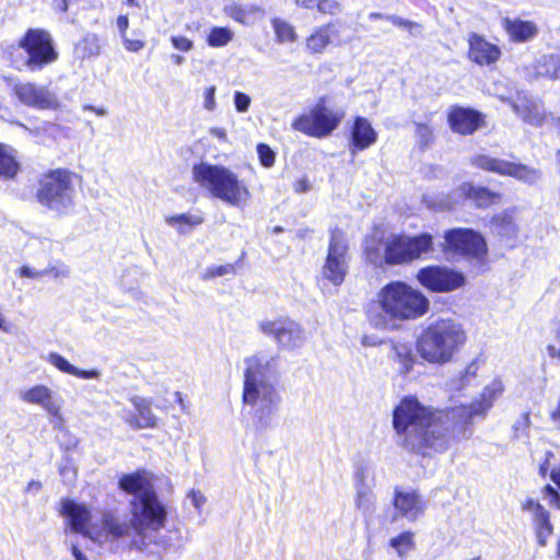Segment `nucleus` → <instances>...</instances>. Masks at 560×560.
<instances>
[{"label":"nucleus","instance_id":"nucleus-1","mask_svg":"<svg viewBox=\"0 0 560 560\" xmlns=\"http://www.w3.org/2000/svg\"><path fill=\"white\" fill-rule=\"evenodd\" d=\"M153 480V475L145 470L124 475L119 479V487L135 495L131 523L120 522L110 515H103L100 524L92 522L89 510L71 500L62 502V513L74 532L94 541L122 538L130 548L144 550L155 542L158 532L166 523V510L158 499Z\"/></svg>","mask_w":560,"mask_h":560},{"label":"nucleus","instance_id":"nucleus-2","mask_svg":"<svg viewBox=\"0 0 560 560\" xmlns=\"http://www.w3.org/2000/svg\"><path fill=\"white\" fill-rule=\"evenodd\" d=\"M503 390L502 382L493 380L483 388L480 399L438 412L430 411L412 397H406L393 411L397 443L422 455L431 450L442 452L452 440L465 435L474 417H486Z\"/></svg>","mask_w":560,"mask_h":560},{"label":"nucleus","instance_id":"nucleus-3","mask_svg":"<svg viewBox=\"0 0 560 560\" xmlns=\"http://www.w3.org/2000/svg\"><path fill=\"white\" fill-rule=\"evenodd\" d=\"M272 358L258 353L245 359L243 402L250 408L258 429L271 428L277 419L281 397L273 381Z\"/></svg>","mask_w":560,"mask_h":560},{"label":"nucleus","instance_id":"nucleus-4","mask_svg":"<svg viewBox=\"0 0 560 560\" xmlns=\"http://www.w3.org/2000/svg\"><path fill=\"white\" fill-rule=\"evenodd\" d=\"M428 299L405 282L394 281L382 288L366 307L370 323L381 329L393 328L395 320L415 319L427 313Z\"/></svg>","mask_w":560,"mask_h":560},{"label":"nucleus","instance_id":"nucleus-5","mask_svg":"<svg viewBox=\"0 0 560 560\" xmlns=\"http://www.w3.org/2000/svg\"><path fill=\"white\" fill-rule=\"evenodd\" d=\"M432 248V236L428 233L417 236L386 235L384 231L375 229L364 240L366 260L375 267L407 264Z\"/></svg>","mask_w":560,"mask_h":560},{"label":"nucleus","instance_id":"nucleus-6","mask_svg":"<svg viewBox=\"0 0 560 560\" xmlns=\"http://www.w3.org/2000/svg\"><path fill=\"white\" fill-rule=\"evenodd\" d=\"M191 176L213 198L232 207H243L252 198L247 185L231 168L200 162L194 165Z\"/></svg>","mask_w":560,"mask_h":560},{"label":"nucleus","instance_id":"nucleus-7","mask_svg":"<svg viewBox=\"0 0 560 560\" xmlns=\"http://www.w3.org/2000/svg\"><path fill=\"white\" fill-rule=\"evenodd\" d=\"M465 341L466 332L460 324L453 319H439L420 334L417 350L423 360L444 364L453 359Z\"/></svg>","mask_w":560,"mask_h":560},{"label":"nucleus","instance_id":"nucleus-8","mask_svg":"<svg viewBox=\"0 0 560 560\" xmlns=\"http://www.w3.org/2000/svg\"><path fill=\"white\" fill-rule=\"evenodd\" d=\"M74 194L72 174L66 170H55L43 176L37 199L50 210L65 213L72 208Z\"/></svg>","mask_w":560,"mask_h":560},{"label":"nucleus","instance_id":"nucleus-9","mask_svg":"<svg viewBox=\"0 0 560 560\" xmlns=\"http://www.w3.org/2000/svg\"><path fill=\"white\" fill-rule=\"evenodd\" d=\"M343 117V110L329 108L320 100L307 113L295 118L292 128L311 137L325 138L339 126Z\"/></svg>","mask_w":560,"mask_h":560},{"label":"nucleus","instance_id":"nucleus-10","mask_svg":"<svg viewBox=\"0 0 560 560\" xmlns=\"http://www.w3.org/2000/svg\"><path fill=\"white\" fill-rule=\"evenodd\" d=\"M349 254L345 234L339 229L330 233V241L326 260L322 268V276L334 285H340L348 272Z\"/></svg>","mask_w":560,"mask_h":560},{"label":"nucleus","instance_id":"nucleus-11","mask_svg":"<svg viewBox=\"0 0 560 560\" xmlns=\"http://www.w3.org/2000/svg\"><path fill=\"white\" fill-rule=\"evenodd\" d=\"M258 328L265 336L272 337L277 345L283 349L300 348L305 341L302 326L288 317L264 319L258 324Z\"/></svg>","mask_w":560,"mask_h":560},{"label":"nucleus","instance_id":"nucleus-12","mask_svg":"<svg viewBox=\"0 0 560 560\" xmlns=\"http://www.w3.org/2000/svg\"><path fill=\"white\" fill-rule=\"evenodd\" d=\"M471 164L478 168L499 175L512 176L530 185L537 183L541 177V173L537 168L528 167L524 164H515L486 154L471 158Z\"/></svg>","mask_w":560,"mask_h":560},{"label":"nucleus","instance_id":"nucleus-13","mask_svg":"<svg viewBox=\"0 0 560 560\" xmlns=\"http://www.w3.org/2000/svg\"><path fill=\"white\" fill-rule=\"evenodd\" d=\"M444 249L454 254L481 258L487 253L483 237L470 229H453L445 232Z\"/></svg>","mask_w":560,"mask_h":560},{"label":"nucleus","instance_id":"nucleus-14","mask_svg":"<svg viewBox=\"0 0 560 560\" xmlns=\"http://www.w3.org/2000/svg\"><path fill=\"white\" fill-rule=\"evenodd\" d=\"M417 279L422 287L432 292H451L465 284V277L462 272L440 266L421 268Z\"/></svg>","mask_w":560,"mask_h":560},{"label":"nucleus","instance_id":"nucleus-15","mask_svg":"<svg viewBox=\"0 0 560 560\" xmlns=\"http://www.w3.org/2000/svg\"><path fill=\"white\" fill-rule=\"evenodd\" d=\"M463 199H470L477 207L486 208L495 203L500 199V195L485 187H475L469 183H465L454 191V200H451L450 198L442 199L440 201L427 199V202L432 208L447 210Z\"/></svg>","mask_w":560,"mask_h":560},{"label":"nucleus","instance_id":"nucleus-16","mask_svg":"<svg viewBox=\"0 0 560 560\" xmlns=\"http://www.w3.org/2000/svg\"><path fill=\"white\" fill-rule=\"evenodd\" d=\"M393 505L400 517L408 522H417L424 515L427 503L419 492L409 487L394 489Z\"/></svg>","mask_w":560,"mask_h":560},{"label":"nucleus","instance_id":"nucleus-17","mask_svg":"<svg viewBox=\"0 0 560 560\" xmlns=\"http://www.w3.org/2000/svg\"><path fill=\"white\" fill-rule=\"evenodd\" d=\"M4 54L18 70H33L35 63V30L30 28L16 45L8 46Z\"/></svg>","mask_w":560,"mask_h":560},{"label":"nucleus","instance_id":"nucleus-18","mask_svg":"<svg viewBox=\"0 0 560 560\" xmlns=\"http://www.w3.org/2000/svg\"><path fill=\"white\" fill-rule=\"evenodd\" d=\"M63 404L65 400L58 392L46 386H37V405L47 412L50 425L59 431L66 429Z\"/></svg>","mask_w":560,"mask_h":560},{"label":"nucleus","instance_id":"nucleus-19","mask_svg":"<svg viewBox=\"0 0 560 560\" xmlns=\"http://www.w3.org/2000/svg\"><path fill=\"white\" fill-rule=\"evenodd\" d=\"M377 138L372 124L365 117L355 116L349 128V151L354 155L358 151L366 150L376 143Z\"/></svg>","mask_w":560,"mask_h":560},{"label":"nucleus","instance_id":"nucleus-20","mask_svg":"<svg viewBox=\"0 0 560 560\" xmlns=\"http://www.w3.org/2000/svg\"><path fill=\"white\" fill-rule=\"evenodd\" d=\"M447 120L454 132L471 135L482 126L483 116L471 108L453 107L448 112Z\"/></svg>","mask_w":560,"mask_h":560},{"label":"nucleus","instance_id":"nucleus-21","mask_svg":"<svg viewBox=\"0 0 560 560\" xmlns=\"http://www.w3.org/2000/svg\"><path fill=\"white\" fill-rule=\"evenodd\" d=\"M130 402L132 404L136 413L124 410L122 415V418L130 427L137 429H145L154 428L156 425L158 419L152 412L151 400L140 396H133L130 398Z\"/></svg>","mask_w":560,"mask_h":560},{"label":"nucleus","instance_id":"nucleus-22","mask_svg":"<svg viewBox=\"0 0 560 560\" xmlns=\"http://www.w3.org/2000/svg\"><path fill=\"white\" fill-rule=\"evenodd\" d=\"M500 56L501 50L497 45L478 34L470 35L468 57L471 61L479 66H490L498 61Z\"/></svg>","mask_w":560,"mask_h":560},{"label":"nucleus","instance_id":"nucleus-23","mask_svg":"<svg viewBox=\"0 0 560 560\" xmlns=\"http://www.w3.org/2000/svg\"><path fill=\"white\" fill-rule=\"evenodd\" d=\"M514 112L526 122L539 126L545 119V110L541 104L529 98L525 94H518L515 101H511Z\"/></svg>","mask_w":560,"mask_h":560},{"label":"nucleus","instance_id":"nucleus-24","mask_svg":"<svg viewBox=\"0 0 560 560\" xmlns=\"http://www.w3.org/2000/svg\"><path fill=\"white\" fill-rule=\"evenodd\" d=\"M514 112L526 122L539 126L545 119V110L541 104L529 98L525 94H518L515 101H511Z\"/></svg>","mask_w":560,"mask_h":560},{"label":"nucleus","instance_id":"nucleus-25","mask_svg":"<svg viewBox=\"0 0 560 560\" xmlns=\"http://www.w3.org/2000/svg\"><path fill=\"white\" fill-rule=\"evenodd\" d=\"M490 226L494 233L508 240H515L518 235L517 209L509 208L493 215Z\"/></svg>","mask_w":560,"mask_h":560},{"label":"nucleus","instance_id":"nucleus-26","mask_svg":"<svg viewBox=\"0 0 560 560\" xmlns=\"http://www.w3.org/2000/svg\"><path fill=\"white\" fill-rule=\"evenodd\" d=\"M43 359H45L49 364L55 366L60 372L70 374L72 376H77L83 380H98L101 377V372L98 370H81L56 352H50L47 355H43Z\"/></svg>","mask_w":560,"mask_h":560},{"label":"nucleus","instance_id":"nucleus-27","mask_svg":"<svg viewBox=\"0 0 560 560\" xmlns=\"http://www.w3.org/2000/svg\"><path fill=\"white\" fill-rule=\"evenodd\" d=\"M58 57L51 35L44 30H37V69L55 62Z\"/></svg>","mask_w":560,"mask_h":560},{"label":"nucleus","instance_id":"nucleus-28","mask_svg":"<svg viewBox=\"0 0 560 560\" xmlns=\"http://www.w3.org/2000/svg\"><path fill=\"white\" fill-rule=\"evenodd\" d=\"M203 221L205 218L200 211L174 214L165 218L166 224L174 228L183 235L190 233L194 228L202 224Z\"/></svg>","mask_w":560,"mask_h":560},{"label":"nucleus","instance_id":"nucleus-29","mask_svg":"<svg viewBox=\"0 0 560 560\" xmlns=\"http://www.w3.org/2000/svg\"><path fill=\"white\" fill-rule=\"evenodd\" d=\"M355 506L365 517L372 516L375 511L376 498L373 490L360 477L355 482Z\"/></svg>","mask_w":560,"mask_h":560},{"label":"nucleus","instance_id":"nucleus-30","mask_svg":"<svg viewBox=\"0 0 560 560\" xmlns=\"http://www.w3.org/2000/svg\"><path fill=\"white\" fill-rule=\"evenodd\" d=\"M503 25L513 40L526 42L537 34V27L533 22L505 19Z\"/></svg>","mask_w":560,"mask_h":560},{"label":"nucleus","instance_id":"nucleus-31","mask_svg":"<svg viewBox=\"0 0 560 560\" xmlns=\"http://www.w3.org/2000/svg\"><path fill=\"white\" fill-rule=\"evenodd\" d=\"M20 171V164L16 161V152L13 148L0 143V177L12 179Z\"/></svg>","mask_w":560,"mask_h":560},{"label":"nucleus","instance_id":"nucleus-32","mask_svg":"<svg viewBox=\"0 0 560 560\" xmlns=\"http://www.w3.org/2000/svg\"><path fill=\"white\" fill-rule=\"evenodd\" d=\"M331 25L317 27L307 38L306 48L311 54H322L331 42Z\"/></svg>","mask_w":560,"mask_h":560},{"label":"nucleus","instance_id":"nucleus-33","mask_svg":"<svg viewBox=\"0 0 560 560\" xmlns=\"http://www.w3.org/2000/svg\"><path fill=\"white\" fill-rule=\"evenodd\" d=\"M523 510L529 513L534 529L551 526L549 512L534 499H527L523 503Z\"/></svg>","mask_w":560,"mask_h":560},{"label":"nucleus","instance_id":"nucleus-34","mask_svg":"<svg viewBox=\"0 0 560 560\" xmlns=\"http://www.w3.org/2000/svg\"><path fill=\"white\" fill-rule=\"evenodd\" d=\"M536 71L541 77L560 79V56H542L537 61Z\"/></svg>","mask_w":560,"mask_h":560},{"label":"nucleus","instance_id":"nucleus-35","mask_svg":"<svg viewBox=\"0 0 560 560\" xmlns=\"http://www.w3.org/2000/svg\"><path fill=\"white\" fill-rule=\"evenodd\" d=\"M389 546L395 549L399 558H406L415 548V534L410 530L404 532L389 540Z\"/></svg>","mask_w":560,"mask_h":560},{"label":"nucleus","instance_id":"nucleus-36","mask_svg":"<svg viewBox=\"0 0 560 560\" xmlns=\"http://www.w3.org/2000/svg\"><path fill=\"white\" fill-rule=\"evenodd\" d=\"M75 52L82 59L98 56L101 52V46L97 35L86 34L75 44Z\"/></svg>","mask_w":560,"mask_h":560},{"label":"nucleus","instance_id":"nucleus-37","mask_svg":"<svg viewBox=\"0 0 560 560\" xmlns=\"http://www.w3.org/2000/svg\"><path fill=\"white\" fill-rule=\"evenodd\" d=\"M393 350L394 359L400 364V372L404 374L408 373L416 360L411 347L406 343H395Z\"/></svg>","mask_w":560,"mask_h":560},{"label":"nucleus","instance_id":"nucleus-38","mask_svg":"<svg viewBox=\"0 0 560 560\" xmlns=\"http://www.w3.org/2000/svg\"><path fill=\"white\" fill-rule=\"evenodd\" d=\"M271 25L273 27V31L276 33L277 42L278 43H292L296 39V33L294 27L287 21L275 18L271 20Z\"/></svg>","mask_w":560,"mask_h":560},{"label":"nucleus","instance_id":"nucleus-39","mask_svg":"<svg viewBox=\"0 0 560 560\" xmlns=\"http://www.w3.org/2000/svg\"><path fill=\"white\" fill-rule=\"evenodd\" d=\"M234 37V33L229 27L215 26L210 30L207 36V43L210 47H224Z\"/></svg>","mask_w":560,"mask_h":560},{"label":"nucleus","instance_id":"nucleus-40","mask_svg":"<svg viewBox=\"0 0 560 560\" xmlns=\"http://www.w3.org/2000/svg\"><path fill=\"white\" fill-rule=\"evenodd\" d=\"M70 275L69 267L61 262L59 259L48 260V264L40 271H37L38 277H49L52 279H65Z\"/></svg>","mask_w":560,"mask_h":560},{"label":"nucleus","instance_id":"nucleus-41","mask_svg":"<svg viewBox=\"0 0 560 560\" xmlns=\"http://www.w3.org/2000/svg\"><path fill=\"white\" fill-rule=\"evenodd\" d=\"M14 93L21 104L25 106H35V86L31 83H18L14 86Z\"/></svg>","mask_w":560,"mask_h":560},{"label":"nucleus","instance_id":"nucleus-42","mask_svg":"<svg viewBox=\"0 0 560 560\" xmlns=\"http://www.w3.org/2000/svg\"><path fill=\"white\" fill-rule=\"evenodd\" d=\"M256 11V8H250L247 10L242 7H233L230 11V16L242 24H250Z\"/></svg>","mask_w":560,"mask_h":560},{"label":"nucleus","instance_id":"nucleus-43","mask_svg":"<svg viewBox=\"0 0 560 560\" xmlns=\"http://www.w3.org/2000/svg\"><path fill=\"white\" fill-rule=\"evenodd\" d=\"M58 106L57 96L48 90H37V107L56 108Z\"/></svg>","mask_w":560,"mask_h":560},{"label":"nucleus","instance_id":"nucleus-44","mask_svg":"<svg viewBox=\"0 0 560 560\" xmlns=\"http://www.w3.org/2000/svg\"><path fill=\"white\" fill-rule=\"evenodd\" d=\"M235 273V266L233 264H226L221 266H212L206 270L203 275L205 279H212L217 277H222L226 275Z\"/></svg>","mask_w":560,"mask_h":560},{"label":"nucleus","instance_id":"nucleus-45","mask_svg":"<svg viewBox=\"0 0 560 560\" xmlns=\"http://www.w3.org/2000/svg\"><path fill=\"white\" fill-rule=\"evenodd\" d=\"M386 20H388L389 22H392L396 26H400V27L407 28L413 35L419 34L421 32V30H422L420 24H418L416 22H412V21H409V20H405V19H402L400 16H397V15H387Z\"/></svg>","mask_w":560,"mask_h":560},{"label":"nucleus","instance_id":"nucleus-46","mask_svg":"<svg viewBox=\"0 0 560 560\" xmlns=\"http://www.w3.org/2000/svg\"><path fill=\"white\" fill-rule=\"evenodd\" d=\"M257 153L259 155L260 163L265 167H270L273 165L275 153L267 144H264V143L258 144Z\"/></svg>","mask_w":560,"mask_h":560},{"label":"nucleus","instance_id":"nucleus-47","mask_svg":"<svg viewBox=\"0 0 560 560\" xmlns=\"http://www.w3.org/2000/svg\"><path fill=\"white\" fill-rule=\"evenodd\" d=\"M233 102L238 113H246L250 106L252 98L247 94L236 91L233 95Z\"/></svg>","mask_w":560,"mask_h":560},{"label":"nucleus","instance_id":"nucleus-48","mask_svg":"<svg viewBox=\"0 0 560 560\" xmlns=\"http://www.w3.org/2000/svg\"><path fill=\"white\" fill-rule=\"evenodd\" d=\"M171 43L175 49L184 52H188L194 48L192 40L185 36H172Z\"/></svg>","mask_w":560,"mask_h":560},{"label":"nucleus","instance_id":"nucleus-49","mask_svg":"<svg viewBox=\"0 0 560 560\" xmlns=\"http://www.w3.org/2000/svg\"><path fill=\"white\" fill-rule=\"evenodd\" d=\"M416 136L422 145H427L432 139V130L425 124H416Z\"/></svg>","mask_w":560,"mask_h":560},{"label":"nucleus","instance_id":"nucleus-50","mask_svg":"<svg viewBox=\"0 0 560 560\" xmlns=\"http://www.w3.org/2000/svg\"><path fill=\"white\" fill-rule=\"evenodd\" d=\"M215 86H209L205 91L203 95V107L208 112H214L217 108V101H215Z\"/></svg>","mask_w":560,"mask_h":560},{"label":"nucleus","instance_id":"nucleus-51","mask_svg":"<svg viewBox=\"0 0 560 560\" xmlns=\"http://www.w3.org/2000/svg\"><path fill=\"white\" fill-rule=\"evenodd\" d=\"M317 11L324 14H336L339 4L335 0H318Z\"/></svg>","mask_w":560,"mask_h":560},{"label":"nucleus","instance_id":"nucleus-52","mask_svg":"<svg viewBox=\"0 0 560 560\" xmlns=\"http://www.w3.org/2000/svg\"><path fill=\"white\" fill-rule=\"evenodd\" d=\"M544 499L548 501L550 505H555L560 509V495L559 492L552 488L551 486H546L544 488Z\"/></svg>","mask_w":560,"mask_h":560},{"label":"nucleus","instance_id":"nucleus-53","mask_svg":"<svg viewBox=\"0 0 560 560\" xmlns=\"http://www.w3.org/2000/svg\"><path fill=\"white\" fill-rule=\"evenodd\" d=\"M552 532H553V527H552V525H551V526H547V527H542V528L535 529L536 539H537L538 544H539L540 546H546V545H547L548 539H549V538H550V536L552 535Z\"/></svg>","mask_w":560,"mask_h":560},{"label":"nucleus","instance_id":"nucleus-54","mask_svg":"<svg viewBox=\"0 0 560 560\" xmlns=\"http://www.w3.org/2000/svg\"><path fill=\"white\" fill-rule=\"evenodd\" d=\"M124 46L129 51H139L144 47V42L139 38H128L126 35L121 37Z\"/></svg>","mask_w":560,"mask_h":560},{"label":"nucleus","instance_id":"nucleus-55","mask_svg":"<svg viewBox=\"0 0 560 560\" xmlns=\"http://www.w3.org/2000/svg\"><path fill=\"white\" fill-rule=\"evenodd\" d=\"M188 497L190 498L192 505L197 510H200L202 505L206 503V497L199 490H191Z\"/></svg>","mask_w":560,"mask_h":560},{"label":"nucleus","instance_id":"nucleus-56","mask_svg":"<svg viewBox=\"0 0 560 560\" xmlns=\"http://www.w3.org/2000/svg\"><path fill=\"white\" fill-rule=\"evenodd\" d=\"M39 245H40L42 254H46V252H54V253L59 254V252H60V244L57 242L54 243L49 240H43V241H40Z\"/></svg>","mask_w":560,"mask_h":560},{"label":"nucleus","instance_id":"nucleus-57","mask_svg":"<svg viewBox=\"0 0 560 560\" xmlns=\"http://www.w3.org/2000/svg\"><path fill=\"white\" fill-rule=\"evenodd\" d=\"M209 133L223 143L229 142L226 130L222 127H211Z\"/></svg>","mask_w":560,"mask_h":560},{"label":"nucleus","instance_id":"nucleus-58","mask_svg":"<svg viewBox=\"0 0 560 560\" xmlns=\"http://www.w3.org/2000/svg\"><path fill=\"white\" fill-rule=\"evenodd\" d=\"M478 365L476 362H471L465 369V372L462 375L464 382H469L470 378H474L477 374Z\"/></svg>","mask_w":560,"mask_h":560},{"label":"nucleus","instance_id":"nucleus-59","mask_svg":"<svg viewBox=\"0 0 560 560\" xmlns=\"http://www.w3.org/2000/svg\"><path fill=\"white\" fill-rule=\"evenodd\" d=\"M128 26H129L128 18L126 15L118 16L117 27L119 30L121 37L126 35Z\"/></svg>","mask_w":560,"mask_h":560},{"label":"nucleus","instance_id":"nucleus-60","mask_svg":"<svg viewBox=\"0 0 560 560\" xmlns=\"http://www.w3.org/2000/svg\"><path fill=\"white\" fill-rule=\"evenodd\" d=\"M295 3L301 8L310 10H317L318 7V0H295Z\"/></svg>","mask_w":560,"mask_h":560},{"label":"nucleus","instance_id":"nucleus-61","mask_svg":"<svg viewBox=\"0 0 560 560\" xmlns=\"http://www.w3.org/2000/svg\"><path fill=\"white\" fill-rule=\"evenodd\" d=\"M294 190L296 192H305V191L310 190L308 180L306 178H301V179L296 180L294 184Z\"/></svg>","mask_w":560,"mask_h":560},{"label":"nucleus","instance_id":"nucleus-62","mask_svg":"<svg viewBox=\"0 0 560 560\" xmlns=\"http://www.w3.org/2000/svg\"><path fill=\"white\" fill-rule=\"evenodd\" d=\"M83 110H89L95 113L97 116L104 117L107 115V110L104 107H95L93 105H84L82 107Z\"/></svg>","mask_w":560,"mask_h":560},{"label":"nucleus","instance_id":"nucleus-63","mask_svg":"<svg viewBox=\"0 0 560 560\" xmlns=\"http://www.w3.org/2000/svg\"><path fill=\"white\" fill-rule=\"evenodd\" d=\"M52 5L55 10L60 12H66L68 10V1L67 0H52Z\"/></svg>","mask_w":560,"mask_h":560},{"label":"nucleus","instance_id":"nucleus-64","mask_svg":"<svg viewBox=\"0 0 560 560\" xmlns=\"http://www.w3.org/2000/svg\"><path fill=\"white\" fill-rule=\"evenodd\" d=\"M550 417L553 420V422L560 424V396L557 407L555 408V410L551 411Z\"/></svg>","mask_w":560,"mask_h":560}]
</instances>
